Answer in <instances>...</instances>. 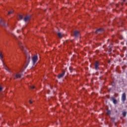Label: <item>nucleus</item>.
Wrapping results in <instances>:
<instances>
[{
	"mask_svg": "<svg viewBox=\"0 0 127 127\" xmlns=\"http://www.w3.org/2000/svg\"><path fill=\"white\" fill-rule=\"evenodd\" d=\"M16 40L21 48V49H22V50H24V48L23 47V45H22V42H21V41H20L19 38H16Z\"/></svg>",
	"mask_w": 127,
	"mask_h": 127,
	"instance_id": "1",
	"label": "nucleus"
},
{
	"mask_svg": "<svg viewBox=\"0 0 127 127\" xmlns=\"http://www.w3.org/2000/svg\"><path fill=\"white\" fill-rule=\"evenodd\" d=\"M38 59V57L37 55H34V56L32 58V61L33 64H35L36 62H37V60Z\"/></svg>",
	"mask_w": 127,
	"mask_h": 127,
	"instance_id": "2",
	"label": "nucleus"
},
{
	"mask_svg": "<svg viewBox=\"0 0 127 127\" xmlns=\"http://www.w3.org/2000/svg\"><path fill=\"white\" fill-rule=\"evenodd\" d=\"M0 25H2L3 26H7L8 23H5V22L0 18Z\"/></svg>",
	"mask_w": 127,
	"mask_h": 127,
	"instance_id": "3",
	"label": "nucleus"
},
{
	"mask_svg": "<svg viewBox=\"0 0 127 127\" xmlns=\"http://www.w3.org/2000/svg\"><path fill=\"white\" fill-rule=\"evenodd\" d=\"M127 99V96L126 93H123L122 96V100L123 102H125Z\"/></svg>",
	"mask_w": 127,
	"mask_h": 127,
	"instance_id": "4",
	"label": "nucleus"
},
{
	"mask_svg": "<svg viewBox=\"0 0 127 127\" xmlns=\"http://www.w3.org/2000/svg\"><path fill=\"white\" fill-rule=\"evenodd\" d=\"M104 32V30L102 29V28H99L98 29H97L96 30V31H95L96 33H103Z\"/></svg>",
	"mask_w": 127,
	"mask_h": 127,
	"instance_id": "5",
	"label": "nucleus"
},
{
	"mask_svg": "<svg viewBox=\"0 0 127 127\" xmlns=\"http://www.w3.org/2000/svg\"><path fill=\"white\" fill-rule=\"evenodd\" d=\"M99 65H100V64H99L98 62H96L95 64V67L96 70H98V69H99Z\"/></svg>",
	"mask_w": 127,
	"mask_h": 127,
	"instance_id": "6",
	"label": "nucleus"
},
{
	"mask_svg": "<svg viewBox=\"0 0 127 127\" xmlns=\"http://www.w3.org/2000/svg\"><path fill=\"white\" fill-rule=\"evenodd\" d=\"M65 73V71H63V72L61 74H59V75L58 76V77L59 78V79H60V78H63Z\"/></svg>",
	"mask_w": 127,
	"mask_h": 127,
	"instance_id": "7",
	"label": "nucleus"
},
{
	"mask_svg": "<svg viewBox=\"0 0 127 127\" xmlns=\"http://www.w3.org/2000/svg\"><path fill=\"white\" fill-rule=\"evenodd\" d=\"M79 32L78 31V30H75L74 32V35L76 36V37H78L79 36Z\"/></svg>",
	"mask_w": 127,
	"mask_h": 127,
	"instance_id": "8",
	"label": "nucleus"
},
{
	"mask_svg": "<svg viewBox=\"0 0 127 127\" xmlns=\"http://www.w3.org/2000/svg\"><path fill=\"white\" fill-rule=\"evenodd\" d=\"M30 19V16H25V17H24V21H29Z\"/></svg>",
	"mask_w": 127,
	"mask_h": 127,
	"instance_id": "9",
	"label": "nucleus"
},
{
	"mask_svg": "<svg viewBox=\"0 0 127 127\" xmlns=\"http://www.w3.org/2000/svg\"><path fill=\"white\" fill-rule=\"evenodd\" d=\"M21 77V74H19V73H16L15 75L14 76V79H16V78H20Z\"/></svg>",
	"mask_w": 127,
	"mask_h": 127,
	"instance_id": "10",
	"label": "nucleus"
},
{
	"mask_svg": "<svg viewBox=\"0 0 127 127\" xmlns=\"http://www.w3.org/2000/svg\"><path fill=\"white\" fill-rule=\"evenodd\" d=\"M58 34L59 37H60L61 38H62L64 35V34H63L62 32H59Z\"/></svg>",
	"mask_w": 127,
	"mask_h": 127,
	"instance_id": "11",
	"label": "nucleus"
},
{
	"mask_svg": "<svg viewBox=\"0 0 127 127\" xmlns=\"http://www.w3.org/2000/svg\"><path fill=\"white\" fill-rule=\"evenodd\" d=\"M113 45V43H111V44H110L109 46L108 47V48L110 50H111Z\"/></svg>",
	"mask_w": 127,
	"mask_h": 127,
	"instance_id": "12",
	"label": "nucleus"
},
{
	"mask_svg": "<svg viewBox=\"0 0 127 127\" xmlns=\"http://www.w3.org/2000/svg\"><path fill=\"white\" fill-rule=\"evenodd\" d=\"M2 58H3V55L2 54V52H0V59H1V60H2Z\"/></svg>",
	"mask_w": 127,
	"mask_h": 127,
	"instance_id": "13",
	"label": "nucleus"
},
{
	"mask_svg": "<svg viewBox=\"0 0 127 127\" xmlns=\"http://www.w3.org/2000/svg\"><path fill=\"white\" fill-rule=\"evenodd\" d=\"M107 114L108 115H110V114H111V111H110V110H108L107 112Z\"/></svg>",
	"mask_w": 127,
	"mask_h": 127,
	"instance_id": "14",
	"label": "nucleus"
},
{
	"mask_svg": "<svg viewBox=\"0 0 127 127\" xmlns=\"http://www.w3.org/2000/svg\"><path fill=\"white\" fill-rule=\"evenodd\" d=\"M113 103L114 104H117V100L116 99H113Z\"/></svg>",
	"mask_w": 127,
	"mask_h": 127,
	"instance_id": "15",
	"label": "nucleus"
},
{
	"mask_svg": "<svg viewBox=\"0 0 127 127\" xmlns=\"http://www.w3.org/2000/svg\"><path fill=\"white\" fill-rule=\"evenodd\" d=\"M127 113L126 112H124L123 113V115L124 117H126V116H127Z\"/></svg>",
	"mask_w": 127,
	"mask_h": 127,
	"instance_id": "16",
	"label": "nucleus"
},
{
	"mask_svg": "<svg viewBox=\"0 0 127 127\" xmlns=\"http://www.w3.org/2000/svg\"><path fill=\"white\" fill-rule=\"evenodd\" d=\"M19 17L20 19H22L23 15H19Z\"/></svg>",
	"mask_w": 127,
	"mask_h": 127,
	"instance_id": "17",
	"label": "nucleus"
},
{
	"mask_svg": "<svg viewBox=\"0 0 127 127\" xmlns=\"http://www.w3.org/2000/svg\"><path fill=\"white\" fill-rule=\"evenodd\" d=\"M13 11L12 10H10V11H8V14H10V13H12Z\"/></svg>",
	"mask_w": 127,
	"mask_h": 127,
	"instance_id": "18",
	"label": "nucleus"
},
{
	"mask_svg": "<svg viewBox=\"0 0 127 127\" xmlns=\"http://www.w3.org/2000/svg\"><path fill=\"white\" fill-rule=\"evenodd\" d=\"M2 87H1V86H0V91H2Z\"/></svg>",
	"mask_w": 127,
	"mask_h": 127,
	"instance_id": "19",
	"label": "nucleus"
},
{
	"mask_svg": "<svg viewBox=\"0 0 127 127\" xmlns=\"http://www.w3.org/2000/svg\"><path fill=\"white\" fill-rule=\"evenodd\" d=\"M6 70H7V71H10L8 67H5Z\"/></svg>",
	"mask_w": 127,
	"mask_h": 127,
	"instance_id": "20",
	"label": "nucleus"
},
{
	"mask_svg": "<svg viewBox=\"0 0 127 127\" xmlns=\"http://www.w3.org/2000/svg\"><path fill=\"white\" fill-rule=\"evenodd\" d=\"M31 88L32 89H33L35 88V86H31Z\"/></svg>",
	"mask_w": 127,
	"mask_h": 127,
	"instance_id": "21",
	"label": "nucleus"
},
{
	"mask_svg": "<svg viewBox=\"0 0 127 127\" xmlns=\"http://www.w3.org/2000/svg\"><path fill=\"white\" fill-rule=\"evenodd\" d=\"M29 103H30V104H32V102L31 100L29 101Z\"/></svg>",
	"mask_w": 127,
	"mask_h": 127,
	"instance_id": "22",
	"label": "nucleus"
},
{
	"mask_svg": "<svg viewBox=\"0 0 127 127\" xmlns=\"http://www.w3.org/2000/svg\"><path fill=\"white\" fill-rule=\"evenodd\" d=\"M30 56H29V57H28L29 61H30Z\"/></svg>",
	"mask_w": 127,
	"mask_h": 127,
	"instance_id": "23",
	"label": "nucleus"
},
{
	"mask_svg": "<svg viewBox=\"0 0 127 127\" xmlns=\"http://www.w3.org/2000/svg\"><path fill=\"white\" fill-rule=\"evenodd\" d=\"M70 72H72V70H71V68H69Z\"/></svg>",
	"mask_w": 127,
	"mask_h": 127,
	"instance_id": "24",
	"label": "nucleus"
},
{
	"mask_svg": "<svg viewBox=\"0 0 127 127\" xmlns=\"http://www.w3.org/2000/svg\"><path fill=\"white\" fill-rule=\"evenodd\" d=\"M124 0V1H126V0Z\"/></svg>",
	"mask_w": 127,
	"mask_h": 127,
	"instance_id": "25",
	"label": "nucleus"
},
{
	"mask_svg": "<svg viewBox=\"0 0 127 127\" xmlns=\"http://www.w3.org/2000/svg\"><path fill=\"white\" fill-rule=\"evenodd\" d=\"M109 41V39L108 40V41Z\"/></svg>",
	"mask_w": 127,
	"mask_h": 127,
	"instance_id": "26",
	"label": "nucleus"
},
{
	"mask_svg": "<svg viewBox=\"0 0 127 127\" xmlns=\"http://www.w3.org/2000/svg\"><path fill=\"white\" fill-rule=\"evenodd\" d=\"M28 64H27V66H28Z\"/></svg>",
	"mask_w": 127,
	"mask_h": 127,
	"instance_id": "27",
	"label": "nucleus"
}]
</instances>
